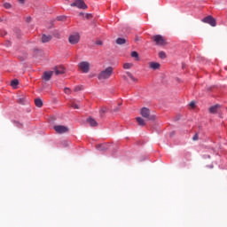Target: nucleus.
I'll use <instances>...</instances> for the list:
<instances>
[{
  "label": "nucleus",
  "mask_w": 227,
  "mask_h": 227,
  "mask_svg": "<svg viewBox=\"0 0 227 227\" xmlns=\"http://www.w3.org/2000/svg\"><path fill=\"white\" fill-rule=\"evenodd\" d=\"M112 74H113V67H108L98 74V79H99V81H104L106 79H109Z\"/></svg>",
  "instance_id": "obj_1"
},
{
  "label": "nucleus",
  "mask_w": 227,
  "mask_h": 227,
  "mask_svg": "<svg viewBox=\"0 0 227 227\" xmlns=\"http://www.w3.org/2000/svg\"><path fill=\"white\" fill-rule=\"evenodd\" d=\"M140 114L143 118H145L148 121H155V115L150 114V109L143 107L140 110Z\"/></svg>",
  "instance_id": "obj_2"
},
{
  "label": "nucleus",
  "mask_w": 227,
  "mask_h": 227,
  "mask_svg": "<svg viewBox=\"0 0 227 227\" xmlns=\"http://www.w3.org/2000/svg\"><path fill=\"white\" fill-rule=\"evenodd\" d=\"M152 40L156 43V45H160V46H164L168 43L166 42V39H164L160 35H153L152 37Z\"/></svg>",
  "instance_id": "obj_3"
},
{
  "label": "nucleus",
  "mask_w": 227,
  "mask_h": 227,
  "mask_svg": "<svg viewBox=\"0 0 227 227\" xmlns=\"http://www.w3.org/2000/svg\"><path fill=\"white\" fill-rule=\"evenodd\" d=\"M70 6H72V7L75 6L76 8H79L80 10H87L88 9V5H86V4L84 3V0H74V2L70 4Z\"/></svg>",
  "instance_id": "obj_4"
},
{
  "label": "nucleus",
  "mask_w": 227,
  "mask_h": 227,
  "mask_svg": "<svg viewBox=\"0 0 227 227\" xmlns=\"http://www.w3.org/2000/svg\"><path fill=\"white\" fill-rule=\"evenodd\" d=\"M202 22L205 24H209V26H212V27H215L217 26V21H215V19H214V17L211 15L203 18Z\"/></svg>",
  "instance_id": "obj_5"
},
{
  "label": "nucleus",
  "mask_w": 227,
  "mask_h": 227,
  "mask_svg": "<svg viewBox=\"0 0 227 227\" xmlns=\"http://www.w3.org/2000/svg\"><path fill=\"white\" fill-rule=\"evenodd\" d=\"M78 67L83 74H88V72H90V62L88 61L80 62Z\"/></svg>",
  "instance_id": "obj_6"
},
{
  "label": "nucleus",
  "mask_w": 227,
  "mask_h": 227,
  "mask_svg": "<svg viewBox=\"0 0 227 227\" xmlns=\"http://www.w3.org/2000/svg\"><path fill=\"white\" fill-rule=\"evenodd\" d=\"M54 130L57 134H65L66 132H68V128L61 125L54 126Z\"/></svg>",
  "instance_id": "obj_7"
},
{
  "label": "nucleus",
  "mask_w": 227,
  "mask_h": 227,
  "mask_svg": "<svg viewBox=\"0 0 227 227\" xmlns=\"http://www.w3.org/2000/svg\"><path fill=\"white\" fill-rule=\"evenodd\" d=\"M69 43H72V45H75V43H79V40H81V36L79 34H75L69 36Z\"/></svg>",
  "instance_id": "obj_8"
},
{
  "label": "nucleus",
  "mask_w": 227,
  "mask_h": 227,
  "mask_svg": "<svg viewBox=\"0 0 227 227\" xmlns=\"http://www.w3.org/2000/svg\"><path fill=\"white\" fill-rule=\"evenodd\" d=\"M53 70L55 75H63V74H65V67L63 66H57Z\"/></svg>",
  "instance_id": "obj_9"
},
{
  "label": "nucleus",
  "mask_w": 227,
  "mask_h": 227,
  "mask_svg": "<svg viewBox=\"0 0 227 227\" xmlns=\"http://www.w3.org/2000/svg\"><path fill=\"white\" fill-rule=\"evenodd\" d=\"M54 74V71H45L42 76L43 81H51L52 75Z\"/></svg>",
  "instance_id": "obj_10"
},
{
  "label": "nucleus",
  "mask_w": 227,
  "mask_h": 227,
  "mask_svg": "<svg viewBox=\"0 0 227 227\" xmlns=\"http://www.w3.org/2000/svg\"><path fill=\"white\" fill-rule=\"evenodd\" d=\"M41 40H42L43 43H47L52 40V35H47L43 34L41 37Z\"/></svg>",
  "instance_id": "obj_11"
},
{
  "label": "nucleus",
  "mask_w": 227,
  "mask_h": 227,
  "mask_svg": "<svg viewBox=\"0 0 227 227\" xmlns=\"http://www.w3.org/2000/svg\"><path fill=\"white\" fill-rule=\"evenodd\" d=\"M87 123H89L90 125V127H98V122H97V121L91 117H89L87 119Z\"/></svg>",
  "instance_id": "obj_12"
},
{
  "label": "nucleus",
  "mask_w": 227,
  "mask_h": 227,
  "mask_svg": "<svg viewBox=\"0 0 227 227\" xmlns=\"http://www.w3.org/2000/svg\"><path fill=\"white\" fill-rule=\"evenodd\" d=\"M149 67L153 70H159V68H160V64L159 62H150Z\"/></svg>",
  "instance_id": "obj_13"
},
{
  "label": "nucleus",
  "mask_w": 227,
  "mask_h": 227,
  "mask_svg": "<svg viewBox=\"0 0 227 227\" xmlns=\"http://www.w3.org/2000/svg\"><path fill=\"white\" fill-rule=\"evenodd\" d=\"M97 150L98 152H106L107 150V145L106 144H101L96 146Z\"/></svg>",
  "instance_id": "obj_14"
},
{
  "label": "nucleus",
  "mask_w": 227,
  "mask_h": 227,
  "mask_svg": "<svg viewBox=\"0 0 227 227\" xmlns=\"http://www.w3.org/2000/svg\"><path fill=\"white\" fill-rule=\"evenodd\" d=\"M115 43H117V45H125V43H127V40L125 38L119 37L116 39Z\"/></svg>",
  "instance_id": "obj_15"
},
{
  "label": "nucleus",
  "mask_w": 227,
  "mask_h": 227,
  "mask_svg": "<svg viewBox=\"0 0 227 227\" xmlns=\"http://www.w3.org/2000/svg\"><path fill=\"white\" fill-rule=\"evenodd\" d=\"M136 120L140 127H145V125H146V121H145V119L141 117H137Z\"/></svg>",
  "instance_id": "obj_16"
},
{
  "label": "nucleus",
  "mask_w": 227,
  "mask_h": 227,
  "mask_svg": "<svg viewBox=\"0 0 227 227\" xmlns=\"http://www.w3.org/2000/svg\"><path fill=\"white\" fill-rule=\"evenodd\" d=\"M218 109H219V105H215V106L209 107V113H211L212 114H215V113H217Z\"/></svg>",
  "instance_id": "obj_17"
},
{
  "label": "nucleus",
  "mask_w": 227,
  "mask_h": 227,
  "mask_svg": "<svg viewBox=\"0 0 227 227\" xmlns=\"http://www.w3.org/2000/svg\"><path fill=\"white\" fill-rule=\"evenodd\" d=\"M35 104L36 107H42L43 106V102L40 98L35 99Z\"/></svg>",
  "instance_id": "obj_18"
},
{
  "label": "nucleus",
  "mask_w": 227,
  "mask_h": 227,
  "mask_svg": "<svg viewBox=\"0 0 227 227\" xmlns=\"http://www.w3.org/2000/svg\"><path fill=\"white\" fill-rule=\"evenodd\" d=\"M11 86H12V88H17V86H19V80H17V79L12 80V81L11 82Z\"/></svg>",
  "instance_id": "obj_19"
},
{
  "label": "nucleus",
  "mask_w": 227,
  "mask_h": 227,
  "mask_svg": "<svg viewBox=\"0 0 227 227\" xmlns=\"http://www.w3.org/2000/svg\"><path fill=\"white\" fill-rule=\"evenodd\" d=\"M131 58H135L137 61H139V54L137 53V51H132Z\"/></svg>",
  "instance_id": "obj_20"
},
{
  "label": "nucleus",
  "mask_w": 227,
  "mask_h": 227,
  "mask_svg": "<svg viewBox=\"0 0 227 227\" xmlns=\"http://www.w3.org/2000/svg\"><path fill=\"white\" fill-rule=\"evenodd\" d=\"M132 67H134V65L131 64V63H125V64L123 65L124 70H129V69L132 68Z\"/></svg>",
  "instance_id": "obj_21"
},
{
  "label": "nucleus",
  "mask_w": 227,
  "mask_h": 227,
  "mask_svg": "<svg viewBox=\"0 0 227 227\" xmlns=\"http://www.w3.org/2000/svg\"><path fill=\"white\" fill-rule=\"evenodd\" d=\"M128 77H129V79H131V81H133V82H137V80L136 79V77H134V75L131 74L130 72H126Z\"/></svg>",
  "instance_id": "obj_22"
},
{
  "label": "nucleus",
  "mask_w": 227,
  "mask_h": 227,
  "mask_svg": "<svg viewBox=\"0 0 227 227\" xmlns=\"http://www.w3.org/2000/svg\"><path fill=\"white\" fill-rule=\"evenodd\" d=\"M17 102L18 104H24L26 102V98L24 97L19 98Z\"/></svg>",
  "instance_id": "obj_23"
},
{
  "label": "nucleus",
  "mask_w": 227,
  "mask_h": 227,
  "mask_svg": "<svg viewBox=\"0 0 227 227\" xmlns=\"http://www.w3.org/2000/svg\"><path fill=\"white\" fill-rule=\"evenodd\" d=\"M159 58H160V59H164L166 58V53L164 51H160Z\"/></svg>",
  "instance_id": "obj_24"
},
{
  "label": "nucleus",
  "mask_w": 227,
  "mask_h": 227,
  "mask_svg": "<svg viewBox=\"0 0 227 227\" xmlns=\"http://www.w3.org/2000/svg\"><path fill=\"white\" fill-rule=\"evenodd\" d=\"M107 111V108H102L100 111H99V114L101 116V118L104 116V114H106V112Z\"/></svg>",
  "instance_id": "obj_25"
},
{
  "label": "nucleus",
  "mask_w": 227,
  "mask_h": 227,
  "mask_svg": "<svg viewBox=\"0 0 227 227\" xmlns=\"http://www.w3.org/2000/svg\"><path fill=\"white\" fill-rule=\"evenodd\" d=\"M81 105H77L75 102H73L71 104V107H73L74 109H79Z\"/></svg>",
  "instance_id": "obj_26"
},
{
  "label": "nucleus",
  "mask_w": 227,
  "mask_h": 227,
  "mask_svg": "<svg viewBox=\"0 0 227 227\" xmlns=\"http://www.w3.org/2000/svg\"><path fill=\"white\" fill-rule=\"evenodd\" d=\"M64 93H66V95H70V93H72V90L68 88H65L64 89Z\"/></svg>",
  "instance_id": "obj_27"
},
{
  "label": "nucleus",
  "mask_w": 227,
  "mask_h": 227,
  "mask_svg": "<svg viewBox=\"0 0 227 227\" xmlns=\"http://www.w3.org/2000/svg\"><path fill=\"white\" fill-rule=\"evenodd\" d=\"M4 7L6 8V10H10V8H12V4L5 3L4 4Z\"/></svg>",
  "instance_id": "obj_28"
},
{
  "label": "nucleus",
  "mask_w": 227,
  "mask_h": 227,
  "mask_svg": "<svg viewBox=\"0 0 227 227\" xmlns=\"http://www.w3.org/2000/svg\"><path fill=\"white\" fill-rule=\"evenodd\" d=\"M190 107H192V109H194L196 107V103L194 101H192L190 103Z\"/></svg>",
  "instance_id": "obj_29"
},
{
  "label": "nucleus",
  "mask_w": 227,
  "mask_h": 227,
  "mask_svg": "<svg viewBox=\"0 0 227 227\" xmlns=\"http://www.w3.org/2000/svg\"><path fill=\"white\" fill-rule=\"evenodd\" d=\"M199 137H199L198 133L195 134V135L193 136V137H192V141H198Z\"/></svg>",
  "instance_id": "obj_30"
},
{
  "label": "nucleus",
  "mask_w": 227,
  "mask_h": 227,
  "mask_svg": "<svg viewBox=\"0 0 227 227\" xmlns=\"http://www.w3.org/2000/svg\"><path fill=\"white\" fill-rule=\"evenodd\" d=\"M67 20V17H65V16L58 17V20Z\"/></svg>",
  "instance_id": "obj_31"
},
{
  "label": "nucleus",
  "mask_w": 227,
  "mask_h": 227,
  "mask_svg": "<svg viewBox=\"0 0 227 227\" xmlns=\"http://www.w3.org/2000/svg\"><path fill=\"white\" fill-rule=\"evenodd\" d=\"M26 58H27V56H25V57H20V61H24V59H26Z\"/></svg>",
  "instance_id": "obj_32"
},
{
  "label": "nucleus",
  "mask_w": 227,
  "mask_h": 227,
  "mask_svg": "<svg viewBox=\"0 0 227 227\" xmlns=\"http://www.w3.org/2000/svg\"><path fill=\"white\" fill-rule=\"evenodd\" d=\"M80 90H81V87H76V88L74 89V91H80Z\"/></svg>",
  "instance_id": "obj_33"
},
{
  "label": "nucleus",
  "mask_w": 227,
  "mask_h": 227,
  "mask_svg": "<svg viewBox=\"0 0 227 227\" xmlns=\"http://www.w3.org/2000/svg\"><path fill=\"white\" fill-rule=\"evenodd\" d=\"M85 17L86 19H90V17H91V14H86Z\"/></svg>",
  "instance_id": "obj_34"
},
{
  "label": "nucleus",
  "mask_w": 227,
  "mask_h": 227,
  "mask_svg": "<svg viewBox=\"0 0 227 227\" xmlns=\"http://www.w3.org/2000/svg\"><path fill=\"white\" fill-rule=\"evenodd\" d=\"M97 45H102V42L101 41H98L97 42Z\"/></svg>",
  "instance_id": "obj_35"
},
{
  "label": "nucleus",
  "mask_w": 227,
  "mask_h": 227,
  "mask_svg": "<svg viewBox=\"0 0 227 227\" xmlns=\"http://www.w3.org/2000/svg\"><path fill=\"white\" fill-rule=\"evenodd\" d=\"M122 78L124 81H129V79L125 75H123Z\"/></svg>",
  "instance_id": "obj_36"
},
{
  "label": "nucleus",
  "mask_w": 227,
  "mask_h": 227,
  "mask_svg": "<svg viewBox=\"0 0 227 227\" xmlns=\"http://www.w3.org/2000/svg\"><path fill=\"white\" fill-rule=\"evenodd\" d=\"M21 4H24V0H19Z\"/></svg>",
  "instance_id": "obj_37"
},
{
  "label": "nucleus",
  "mask_w": 227,
  "mask_h": 227,
  "mask_svg": "<svg viewBox=\"0 0 227 227\" xmlns=\"http://www.w3.org/2000/svg\"><path fill=\"white\" fill-rule=\"evenodd\" d=\"M114 111V113H118L119 108H115Z\"/></svg>",
  "instance_id": "obj_38"
},
{
  "label": "nucleus",
  "mask_w": 227,
  "mask_h": 227,
  "mask_svg": "<svg viewBox=\"0 0 227 227\" xmlns=\"http://www.w3.org/2000/svg\"><path fill=\"white\" fill-rule=\"evenodd\" d=\"M30 20H31V18H28V19H27V22H29Z\"/></svg>",
  "instance_id": "obj_39"
},
{
  "label": "nucleus",
  "mask_w": 227,
  "mask_h": 227,
  "mask_svg": "<svg viewBox=\"0 0 227 227\" xmlns=\"http://www.w3.org/2000/svg\"><path fill=\"white\" fill-rule=\"evenodd\" d=\"M80 15H84V13H82V12H80Z\"/></svg>",
  "instance_id": "obj_40"
}]
</instances>
